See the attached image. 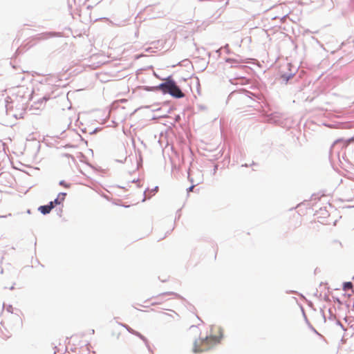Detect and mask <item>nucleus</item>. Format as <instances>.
<instances>
[{"instance_id":"f257e3e1","label":"nucleus","mask_w":354,"mask_h":354,"mask_svg":"<svg viewBox=\"0 0 354 354\" xmlns=\"http://www.w3.org/2000/svg\"><path fill=\"white\" fill-rule=\"evenodd\" d=\"M216 345L209 336L205 338H200L194 342L193 350L195 353H201L208 351Z\"/></svg>"},{"instance_id":"f03ea898","label":"nucleus","mask_w":354,"mask_h":354,"mask_svg":"<svg viewBox=\"0 0 354 354\" xmlns=\"http://www.w3.org/2000/svg\"><path fill=\"white\" fill-rule=\"evenodd\" d=\"M291 65L285 63L279 66L280 80L282 82H288L293 77L294 73L290 69Z\"/></svg>"},{"instance_id":"7ed1b4c3","label":"nucleus","mask_w":354,"mask_h":354,"mask_svg":"<svg viewBox=\"0 0 354 354\" xmlns=\"http://www.w3.org/2000/svg\"><path fill=\"white\" fill-rule=\"evenodd\" d=\"M213 340V343L218 344L223 337V330L218 326H213L211 328V334L209 335Z\"/></svg>"},{"instance_id":"20e7f679","label":"nucleus","mask_w":354,"mask_h":354,"mask_svg":"<svg viewBox=\"0 0 354 354\" xmlns=\"http://www.w3.org/2000/svg\"><path fill=\"white\" fill-rule=\"evenodd\" d=\"M183 81L187 82V86L189 88H198L200 86V82L197 77L192 75L188 79H185L183 76L182 77Z\"/></svg>"},{"instance_id":"39448f33","label":"nucleus","mask_w":354,"mask_h":354,"mask_svg":"<svg viewBox=\"0 0 354 354\" xmlns=\"http://www.w3.org/2000/svg\"><path fill=\"white\" fill-rule=\"evenodd\" d=\"M54 207L53 202H50V203L47 205H42L39 207V211L43 214H46L50 213L51 209Z\"/></svg>"},{"instance_id":"423d86ee","label":"nucleus","mask_w":354,"mask_h":354,"mask_svg":"<svg viewBox=\"0 0 354 354\" xmlns=\"http://www.w3.org/2000/svg\"><path fill=\"white\" fill-rule=\"evenodd\" d=\"M66 196V194L65 193H61L58 195L57 198L56 199H55L53 202V205L55 206V205H59L61 203L62 201H63L64 200V197Z\"/></svg>"},{"instance_id":"0eeeda50","label":"nucleus","mask_w":354,"mask_h":354,"mask_svg":"<svg viewBox=\"0 0 354 354\" xmlns=\"http://www.w3.org/2000/svg\"><path fill=\"white\" fill-rule=\"evenodd\" d=\"M343 289L344 290L353 289V283L351 282H345L343 285Z\"/></svg>"},{"instance_id":"6e6552de","label":"nucleus","mask_w":354,"mask_h":354,"mask_svg":"<svg viewBox=\"0 0 354 354\" xmlns=\"http://www.w3.org/2000/svg\"><path fill=\"white\" fill-rule=\"evenodd\" d=\"M164 91H167V90H163ZM167 91L174 97H177V90H167Z\"/></svg>"},{"instance_id":"1a4fd4ad","label":"nucleus","mask_w":354,"mask_h":354,"mask_svg":"<svg viewBox=\"0 0 354 354\" xmlns=\"http://www.w3.org/2000/svg\"><path fill=\"white\" fill-rule=\"evenodd\" d=\"M185 62L187 64L188 68L190 69V72L192 73V66L191 63L189 61H186Z\"/></svg>"},{"instance_id":"9d476101","label":"nucleus","mask_w":354,"mask_h":354,"mask_svg":"<svg viewBox=\"0 0 354 354\" xmlns=\"http://www.w3.org/2000/svg\"><path fill=\"white\" fill-rule=\"evenodd\" d=\"M184 95L182 93L181 90H178V98L183 97Z\"/></svg>"},{"instance_id":"9b49d317","label":"nucleus","mask_w":354,"mask_h":354,"mask_svg":"<svg viewBox=\"0 0 354 354\" xmlns=\"http://www.w3.org/2000/svg\"><path fill=\"white\" fill-rule=\"evenodd\" d=\"M60 185H63V186H64V187H68L66 185H65V184H64V181H61V182H60Z\"/></svg>"},{"instance_id":"f8f14e48","label":"nucleus","mask_w":354,"mask_h":354,"mask_svg":"<svg viewBox=\"0 0 354 354\" xmlns=\"http://www.w3.org/2000/svg\"><path fill=\"white\" fill-rule=\"evenodd\" d=\"M183 69L182 68H178V73H180L181 74L183 73Z\"/></svg>"}]
</instances>
